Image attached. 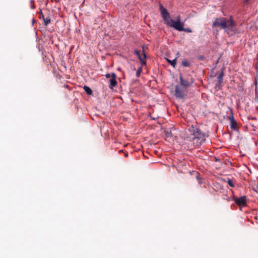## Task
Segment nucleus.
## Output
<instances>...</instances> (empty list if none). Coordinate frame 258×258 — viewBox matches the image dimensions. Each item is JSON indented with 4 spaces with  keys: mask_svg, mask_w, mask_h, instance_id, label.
<instances>
[{
    "mask_svg": "<svg viewBox=\"0 0 258 258\" xmlns=\"http://www.w3.org/2000/svg\"><path fill=\"white\" fill-rule=\"evenodd\" d=\"M224 73L223 71L221 72V73L219 75L217 78V82L215 84L216 88H220L222 86V84L223 83Z\"/></svg>",
    "mask_w": 258,
    "mask_h": 258,
    "instance_id": "obj_9",
    "label": "nucleus"
},
{
    "mask_svg": "<svg viewBox=\"0 0 258 258\" xmlns=\"http://www.w3.org/2000/svg\"><path fill=\"white\" fill-rule=\"evenodd\" d=\"M42 17L45 25H48L50 23V19L49 18H45L43 15H42Z\"/></svg>",
    "mask_w": 258,
    "mask_h": 258,
    "instance_id": "obj_15",
    "label": "nucleus"
},
{
    "mask_svg": "<svg viewBox=\"0 0 258 258\" xmlns=\"http://www.w3.org/2000/svg\"><path fill=\"white\" fill-rule=\"evenodd\" d=\"M225 27L224 28L225 32L229 36L233 35L237 31V28L235 23L232 20L231 17L229 19L226 20Z\"/></svg>",
    "mask_w": 258,
    "mask_h": 258,
    "instance_id": "obj_2",
    "label": "nucleus"
},
{
    "mask_svg": "<svg viewBox=\"0 0 258 258\" xmlns=\"http://www.w3.org/2000/svg\"><path fill=\"white\" fill-rule=\"evenodd\" d=\"M84 91L88 95H91L92 93V90L88 86H84L83 87Z\"/></svg>",
    "mask_w": 258,
    "mask_h": 258,
    "instance_id": "obj_13",
    "label": "nucleus"
},
{
    "mask_svg": "<svg viewBox=\"0 0 258 258\" xmlns=\"http://www.w3.org/2000/svg\"><path fill=\"white\" fill-rule=\"evenodd\" d=\"M125 156L127 157L128 156V153L126 152L125 153Z\"/></svg>",
    "mask_w": 258,
    "mask_h": 258,
    "instance_id": "obj_25",
    "label": "nucleus"
},
{
    "mask_svg": "<svg viewBox=\"0 0 258 258\" xmlns=\"http://www.w3.org/2000/svg\"><path fill=\"white\" fill-rule=\"evenodd\" d=\"M41 15H43L42 13H41ZM41 17H42V16H41Z\"/></svg>",
    "mask_w": 258,
    "mask_h": 258,
    "instance_id": "obj_26",
    "label": "nucleus"
},
{
    "mask_svg": "<svg viewBox=\"0 0 258 258\" xmlns=\"http://www.w3.org/2000/svg\"><path fill=\"white\" fill-rule=\"evenodd\" d=\"M167 25L170 27L173 28L179 31H182L183 30V23L180 22L179 19L177 21L170 19L169 21L167 22Z\"/></svg>",
    "mask_w": 258,
    "mask_h": 258,
    "instance_id": "obj_3",
    "label": "nucleus"
},
{
    "mask_svg": "<svg viewBox=\"0 0 258 258\" xmlns=\"http://www.w3.org/2000/svg\"><path fill=\"white\" fill-rule=\"evenodd\" d=\"M166 60L169 62V63H170L173 67H175V66L176 64V58H175L172 60L166 58Z\"/></svg>",
    "mask_w": 258,
    "mask_h": 258,
    "instance_id": "obj_14",
    "label": "nucleus"
},
{
    "mask_svg": "<svg viewBox=\"0 0 258 258\" xmlns=\"http://www.w3.org/2000/svg\"><path fill=\"white\" fill-rule=\"evenodd\" d=\"M175 95L177 98H183L185 96V93L182 89L179 86H176Z\"/></svg>",
    "mask_w": 258,
    "mask_h": 258,
    "instance_id": "obj_8",
    "label": "nucleus"
},
{
    "mask_svg": "<svg viewBox=\"0 0 258 258\" xmlns=\"http://www.w3.org/2000/svg\"><path fill=\"white\" fill-rule=\"evenodd\" d=\"M34 0H31L30 1V4H31V8L32 9H35V6H34Z\"/></svg>",
    "mask_w": 258,
    "mask_h": 258,
    "instance_id": "obj_21",
    "label": "nucleus"
},
{
    "mask_svg": "<svg viewBox=\"0 0 258 258\" xmlns=\"http://www.w3.org/2000/svg\"><path fill=\"white\" fill-rule=\"evenodd\" d=\"M160 11L163 18V20L165 21V23L167 25V22L169 21L170 19V14L168 12L167 10L163 7L162 5H160L159 6Z\"/></svg>",
    "mask_w": 258,
    "mask_h": 258,
    "instance_id": "obj_5",
    "label": "nucleus"
},
{
    "mask_svg": "<svg viewBox=\"0 0 258 258\" xmlns=\"http://www.w3.org/2000/svg\"><path fill=\"white\" fill-rule=\"evenodd\" d=\"M182 31H185L187 33H191L192 32V30L189 28H184L183 27V30Z\"/></svg>",
    "mask_w": 258,
    "mask_h": 258,
    "instance_id": "obj_19",
    "label": "nucleus"
},
{
    "mask_svg": "<svg viewBox=\"0 0 258 258\" xmlns=\"http://www.w3.org/2000/svg\"><path fill=\"white\" fill-rule=\"evenodd\" d=\"M227 183L230 187H234V183L231 179L228 178H227Z\"/></svg>",
    "mask_w": 258,
    "mask_h": 258,
    "instance_id": "obj_17",
    "label": "nucleus"
},
{
    "mask_svg": "<svg viewBox=\"0 0 258 258\" xmlns=\"http://www.w3.org/2000/svg\"><path fill=\"white\" fill-rule=\"evenodd\" d=\"M182 64L183 67H189L190 65V62H188L187 60H183L182 61Z\"/></svg>",
    "mask_w": 258,
    "mask_h": 258,
    "instance_id": "obj_16",
    "label": "nucleus"
},
{
    "mask_svg": "<svg viewBox=\"0 0 258 258\" xmlns=\"http://www.w3.org/2000/svg\"><path fill=\"white\" fill-rule=\"evenodd\" d=\"M226 20L227 19L225 18H216L213 23L212 27L213 28L218 27L221 29H224L225 27Z\"/></svg>",
    "mask_w": 258,
    "mask_h": 258,
    "instance_id": "obj_4",
    "label": "nucleus"
},
{
    "mask_svg": "<svg viewBox=\"0 0 258 258\" xmlns=\"http://www.w3.org/2000/svg\"><path fill=\"white\" fill-rule=\"evenodd\" d=\"M229 120L230 121V126L231 128L234 131L237 130V123L234 119L232 111H231L230 115L229 117Z\"/></svg>",
    "mask_w": 258,
    "mask_h": 258,
    "instance_id": "obj_7",
    "label": "nucleus"
},
{
    "mask_svg": "<svg viewBox=\"0 0 258 258\" xmlns=\"http://www.w3.org/2000/svg\"><path fill=\"white\" fill-rule=\"evenodd\" d=\"M111 77L109 80L110 86L109 87L110 88H113L117 85V81L116 80V75L114 73H112L111 74Z\"/></svg>",
    "mask_w": 258,
    "mask_h": 258,
    "instance_id": "obj_10",
    "label": "nucleus"
},
{
    "mask_svg": "<svg viewBox=\"0 0 258 258\" xmlns=\"http://www.w3.org/2000/svg\"><path fill=\"white\" fill-rule=\"evenodd\" d=\"M234 201L240 207H244L246 205V198L245 196H242L240 198L234 197Z\"/></svg>",
    "mask_w": 258,
    "mask_h": 258,
    "instance_id": "obj_6",
    "label": "nucleus"
},
{
    "mask_svg": "<svg viewBox=\"0 0 258 258\" xmlns=\"http://www.w3.org/2000/svg\"><path fill=\"white\" fill-rule=\"evenodd\" d=\"M135 54L139 57L141 55L140 51L138 50H135Z\"/></svg>",
    "mask_w": 258,
    "mask_h": 258,
    "instance_id": "obj_20",
    "label": "nucleus"
},
{
    "mask_svg": "<svg viewBox=\"0 0 258 258\" xmlns=\"http://www.w3.org/2000/svg\"><path fill=\"white\" fill-rule=\"evenodd\" d=\"M198 59H199V60H204V59H205V56H204V55H200V56L198 57Z\"/></svg>",
    "mask_w": 258,
    "mask_h": 258,
    "instance_id": "obj_22",
    "label": "nucleus"
},
{
    "mask_svg": "<svg viewBox=\"0 0 258 258\" xmlns=\"http://www.w3.org/2000/svg\"><path fill=\"white\" fill-rule=\"evenodd\" d=\"M179 79L180 84L185 87L189 86L192 83V81H191V82L190 83L188 81L184 80L181 75H180Z\"/></svg>",
    "mask_w": 258,
    "mask_h": 258,
    "instance_id": "obj_11",
    "label": "nucleus"
},
{
    "mask_svg": "<svg viewBox=\"0 0 258 258\" xmlns=\"http://www.w3.org/2000/svg\"><path fill=\"white\" fill-rule=\"evenodd\" d=\"M142 71V67H140V68H139L138 69V70H137V72H136V76H137V77H140V75H141V73Z\"/></svg>",
    "mask_w": 258,
    "mask_h": 258,
    "instance_id": "obj_18",
    "label": "nucleus"
},
{
    "mask_svg": "<svg viewBox=\"0 0 258 258\" xmlns=\"http://www.w3.org/2000/svg\"><path fill=\"white\" fill-rule=\"evenodd\" d=\"M138 58L140 59L142 66H144L146 64V55L145 53L144 49L143 50V53Z\"/></svg>",
    "mask_w": 258,
    "mask_h": 258,
    "instance_id": "obj_12",
    "label": "nucleus"
},
{
    "mask_svg": "<svg viewBox=\"0 0 258 258\" xmlns=\"http://www.w3.org/2000/svg\"><path fill=\"white\" fill-rule=\"evenodd\" d=\"M191 137L189 141L192 143L195 146H199L205 142L206 137L208 135L205 133L202 132L201 130L198 127H192Z\"/></svg>",
    "mask_w": 258,
    "mask_h": 258,
    "instance_id": "obj_1",
    "label": "nucleus"
},
{
    "mask_svg": "<svg viewBox=\"0 0 258 258\" xmlns=\"http://www.w3.org/2000/svg\"><path fill=\"white\" fill-rule=\"evenodd\" d=\"M105 77L106 78H110L111 77V76L109 74H106Z\"/></svg>",
    "mask_w": 258,
    "mask_h": 258,
    "instance_id": "obj_23",
    "label": "nucleus"
},
{
    "mask_svg": "<svg viewBox=\"0 0 258 258\" xmlns=\"http://www.w3.org/2000/svg\"><path fill=\"white\" fill-rule=\"evenodd\" d=\"M248 1H249V0H244V2L245 3H248Z\"/></svg>",
    "mask_w": 258,
    "mask_h": 258,
    "instance_id": "obj_24",
    "label": "nucleus"
}]
</instances>
